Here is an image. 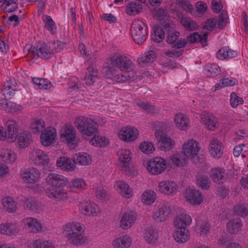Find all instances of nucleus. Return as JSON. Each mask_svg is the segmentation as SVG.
I'll use <instances>...</instances> for the list:
<instances>
[{"instance_id":"4468645a","label":"nucleus","mask_w":248,"mask_h":248,"mask_svg":"<svg viewBox=\"0 0 248 248\" xmlns=\"http://www.w3.org/2000/svg\"><path fill=\"white\" fill-rule=\"evenodd\" d=\"M131 153L129 150L122 149L117 152L118 167L123 172H126L129 168V162L131 159Z\"/></svg>"},{"instance_id":"f257e3e1","label":"nucleus","mask_w":248,"mask_h":248,"mask_svg":"<svg viewBox=\"0 0 248 248\" xmlns=\"http://www.w3.org/2000/svg\"><path fill=\"white\" fill-rule=\"evenodd\" d=\"M106 64L104 73L114 81L124 83L136 78V73L132 70V62L125 56L113 54L107 59Z\"/></svg>"},{"instance_id":"0eeeda50","label":"nucleus","mask_w":248,"mask_h":248,"mask_svg":"<svg viewBox=\"0 0 248 248\" xmlns=\"http://www.w3.org/2000/svg\"><path fill=\"white\" fill-rule=\"evenodd\" d=\"M61 140L68 144H77L79 140L76 136V131L74 127L71 125L66 124L62 129L60 134Z\"/></svg>"},{"instance_id":"9b49d317","label":"nucleus","mask_w":248,"mask_h":248,"mask_svg":"<svg viewBox=\"0 0 248 248\" xmlns=\"http://www.w3.org/2000/svg\"><path fill=\"white\" fill-rule=\"evenodd\" d=\"M201 149L199 143L193 140L185 142L182 147V151L188 158L198 160V154Z\"/></svg>"},{"instance_id":"4c0bfd02","label":"nucleus","mask_w":248,"mask_h":248,"mask_svg":"<svg viewBox=\"0 0 248 248\" xmlns=\"http://www.w3.org/2000/svg\"><path fill=\"white\" fill-rule=\"evenodd\" d=\"M0 157L1 161L6 163H12L16 160V153L9 149H2L0 150Z\"/></svg>"},{"instance_id":"0e129e2a","label":"nucleus","mask_w":248,"mask_h":248,"mask_svg":"<svg viewBox=\"0 0 248 248\" xmlns=\"http://www.w3.org/2000/svg\"><path fill=\"white\" fill-rule=\"evenodd\" d=\"M16 1L17 0H0V2L6 5L7 12H12L18 8Z\"/></svg>"},{"instance_id":"393cba45","label":"nucleus","mask_w":248,"mask_h":248,"mask_svg":"<svg viewBox=\"0 0 248 248\" xmlns=\"http://www.w3.org/2000/svg\"><path fill=\"white\" fill-rule=\"evenodd\" d=\"M8 140L10 142H14L17 139L18 133V126L15 120H9L6 124Z\"/></svg>"},{"instance_id":"423d86ee","label":"nucleus","mask_w":248,"mask_h":248,"mask_svg":"<svg viewBox=\"0 0 248 248\" xmlns=\"http://www.w3.org/2000/svg\"><path fill=\"white\" fill-rule=\"evenodd\" d=\"M29 159L35 165L44 167L49 162V158L43 150L37 148L32 149L29 154Z\"/></svg>"},{"instance_id":"58836bf2","label":"nucleus","mask_w":248,"mask_h":248,"mask_svg":"<svg viewBox=\"0 0 248 248\" xmlns=\"http://www.w3.org/2000/svg\"><path fill=\"white\" fill-rule=\"evenodd\" d=\"M23 222L33 233H36L41 231L42 225L36 218L28 217L23 219Z\"/></svg>"},{"instance_id":"a878e982","label":"nucleus","mask_w":248,"mask_h":248,"mask_svg":"<svg viewBox=\"0 0 248 248\" xmlns=\"http://www.w3.org/2000/svg\"><path fill=\"white\" fill-rule=\"evenodd\" d=\"M114 188L121 196L126 198H130L133 195V190L126 182L123 181L116 182Z\"/></svg>"},{"instance_id":"f3484780","label":"nucleus","mask_w":248,"mask_h":248,"mask_svg":"<svg viewBox=\"0 0 248 248\" xmlns=\"http://www.w3.org/2000/svg\"><path fill=\"white\" fill-rule=\"evenodd\" d=\"M2 94L7 99L12 98L15 92L17 90V84L14 78H10L5 82L0 87Z\"/></svg>"},{"instance_id":"b1692460","label":"nucleus","mask_w":248,"mask_h":248,"mask_svg":"<svg viewBox=\"0 0 248 248\" xmlns=\"http://www.w3.org/2000/svg\"><path fill=\"white\" fill-rule=\"evenodd\" d=\"M209 151L211 155L214 158H220L223 153L222 143L217 139H212L210 143Z\"/></svg>"},{"instance_id":"bb28decb","label":"nucleus","mask_w":248,"mask_h":248,"mask_svg":"<svg viewBox=\"0 0 248 248\" xmlns=\"http://www.w3.org/2000/svg\"><path fill=\"white\" fill-rule=\"evenodd\" d=\"M158 237V231L155 227L151 226L145 229L143 238L147 244H155L157 242Z\"/></svg>"},{"instance_id":"e433bc0d","label":"nucleus","mask_w":248,"mask_h":248,"mask_svg":"<svg viewBox=\"0 0 248 248\" xmlns=\"http://www.w3.org/2000/svg\"><path fill=\"white\" fill-rule=\"evenodd\" d=\"M19 232V228L16 224L3 223L0 224V233L3 235H13Z\"/></svg>"},{"instance_id":"412c9836","label":"nucleus","mask_w":248,"mask_h":248,"mask_svg":"<svg viewBox=\"0 0 248 248\" xmlns=\"http://www.w3.org/2000/svg\"><path fill=\"white\" fill-rule=\"evenodd\" d=\"M201 123L209 130H213L218 125L217 119L212 113L204 112L200 114Z\"/></svg>"},{"instance_id":"8fccbe9b","label":"nucleus","mask_w":248,"mask_h":248,"mask_svg":"<svg viewBox=\"0 0 248 248\" xmlns=\"http://www.w3.org/2000/svg\"><path fill=\"white\" fill-rule=\"evenodd\" d=\"M1 203L3 208L9 212H14L16 210V203L11 197H7L3 198Z\"/></svg>"},{"instance_id":"1a4fd4ad","label":"nucleus","mask_w":248,"mask_h":248,"mask_svg":"<svg viewBox=\"0 0 248 248\" xmlns=\"http://www.w3.org/2000/svg\"><path fill=\"white\" fill-rule=\"evenodd\" d=\"M34 56L46 60L53 56L52 50L51 49L49 43L46 44L44 42H40L36 44L31 51Z\"/></svg>"},{"instance_id":"20e7f679","label":"nucleus","mask_w":248,"mask_h":248,"mask_svg":"<svg viewBox=\"0 0 248 248\" xmlns=\"http://www.w3.org/2000/svg\"><path fill=\"white\" fill-rule=\"evenodd\" d=\"M74 125L84 136L92 137L97 132L96 122L84 116L77 117L75 120Z\"/></svg>"},{"instance_id":"7c9ffc66","label":"nucleus","mask_w":248,"mask_h":248,"mask_svg":"<svg viewBox=\"0 0 248 248\" xmlns=\"http://www.w3.org/2000/svg\"><path fill=\"white\" fill-rule=\"evenodd\" d=\"M174 123L176 127L181 130H186L190 127L189 118L181 113L175 115Z\"/></svg>"},{"instance_id":"4be33fe9","label":"nucleus","mask_w":248,"mask_h":248,"mask_svg":"<svg viewBox=\"0 0 248 248\" xmlns=\"http://www.w3.org/2000/svg\"><path fill=\"white\" fill-rule=\"evenodd\" d=\"M186 201L193 205H198L202 203L203 200L202 194L198 190L189 189L185 193Z\"/></svg>"},{"instance_id":"a18cd8bd","label":"nucleus","mask_w":248,"mask_h":248,"mask_svg":"<svg viewBox=\"0 0 248 248\" xmlns=\"http://www.w3.org/2000/svg\"><path fill=\"white\" fill-rule=\"evenodd\" d=\"M194 229L197 233L202 235L209 232L210 225L206 220H197Z\"/></svg>"},{"instance_id":"864d4df0","label":"nucleus","mask_w":248,"mask_h":248,"mask_svg":"<svg viewBox=\"0 0 248 248\" xmlns=\"http://www.w3.org/2000/svg\"><path fill=\"white\" fill-rule=\"evenodd\" d=\"M180 22L186 29L193 31L197 29V24L189 17L182 16L180 18Z\"/></svg>"},{"instance_id":"774afa93","label":"nucleus","mask_w":248,"mask_h":248,"mask_svg":"<svg viewBox=\"0 0 248 248\" xmlns=\"http://www.w3.org/2000/svg\"><path fill=\"white\" fill-rule=\"evenodd\" d=\"M152 39L156 43L162 42L165 38V33L163 30L157 28L155 30L154 34L152 35Z\"/></svg>"},{"instance_id":"5fc2aeb1","label":"nucleus","mask_w":248,"mask_h":248,"mask_svg":"<svg viewBox=\"0 0 248 248\" xmlns=\"http://www.w3.org/2000/svg\"><path fill=\"white\" fill-rule=\"evenodd\" d=\"M94 136L90 140V143L95 146H104L108 144V140L105 137L93 135Z\"/></svg>"},{"instance_id":"7ed1b4c3","label":"nucleus","mask_w":248,"mask_h":248,"mask_svg":"<svg viewBox=\"0 0 248 248\" xmlns=\"http://www.w3.org/2000/svg\"><path fill=\"white\" fill-rule=\"evenodd\" d=\"M66 238L72 244L80 246L84 244L86 238L83 235L84 229L78 222H69L63 227Z\"/></svg>"},{"instance_id":"f704fd0d","label":"nucleus","mask_w":248,"mask_h":248,"mask_svg":"<svg viewBox=\"0 0 248 248\" xmlns=\"http://www.w3.org/2000/svg\"><path fill=\"white\" fill-rule=\"evenodd\" d=\"M157 58V54L155 51L150 50L141 55L137 60V62L140 66H144L155 61Z\"/></svg>"},{"instance_id":"f03ea898","label":"nucleus","mask_w":248,"mask_h":248,"mask_svg":"<svg viewBox=\"0 0 248 248\" xmlns=\"http://www.w3.org/2000/svg\"><path fill=\"white\" fill-rule=\"evenodd\" d=\"M45 183L49 186L46 190L47 197L57 202L67 199L69 195L63 187L66 186L68 179L65 176L55 173H50L45 178Z\"/></svg>"},{"instance_id":"aec40b11","label":"nucleus","mask_w":248,"mask_h":248,"mask_svg":"<svg viewBox=\"0 0 248 248\" xmlns=\"http://www.w3.org/2000/svg\"><path fill=\"white\" fill-rule=\"evenodd\" d=\"M186 44V40L185 39L181 38L172 46L171 50L165 51L164 54L166 56L169 57H179L183 53V48L185 47Z\"/></svg>"},{"instance_id":"052dcab7","label":"nucleus","mask_w":248,"mask_h":248,"mask_svg":"<svg viewBox=\"0 0 248 248\" xmlns=\"http://www.w3.org/2000/svg\"><path fill=\"white\" fill-rule=\"evenodd\" d=\"M31 128L34 133L37 134L44 128L45 122L41 119H35L31 124Z\"/></svg>"},{"instance_id":"c9c22d12","label":"nucleus","mask_w":248,"mask_h":248,"mask_svg":"<svg viewBox=\"0 0 248 248\" xmlns=\"http://www.w3.org/2000/svg\"><path fill=\"white\" fill-rule=\"evenodd\" d=\"M173 237L176 242L184 243L189 239V232L188 229H186L185 228L177 229V230L173 232Z\"/></svg>"},{"instance_id":"680f3d73","label":"nucleus","mask_w":248,"mask_h":248,"mask_svg":"<svg viewBox=\"0 0 248 248\" xmlns=\"http://www.w3.org/2000/svg\"><path fill=\"white\" fill-rule=\"evenodd\" d=\"M0 107L5 111L8 112L15 111L16 107V104L12 101L6 100L0 101Z\"/></svg>"},{"instance_id":"603ef678","label":"nucleus","mask_w":248,"mask_h":248,"mask_svg":"<svg viewBox=\"0 0 248 248\" xmlns=\"http://www.w3.org/2000/svg\"><path fill=\"white\" fill-rule=\"evenodd\" d=\"M175 142L167 135L164 136L162 140L159 142V146L162 151H169L172 149Z\"/></svg>"},{"instance_id":"c756f323","label":"nucleus","mask_w":248,"mask_h":248,"mask_svg":"<svg viewBox=\"0 0 248 248\" xmlns=\"http://www.w3.org/2000/svg\"><path fill=\"white\" fill-rule=\"evenodd\" d=\"M57 166L62 170L71 171H73L76 166L74 159L63 156L58 158L56 162Z\"/></svg>"},{"instance_id":"de8ad7c7","label":"nucleus","mask_w":248,"mask_h":248,"mask_svg":"<svg viewBox=\"0 0 248 248\" xmlns=\"http://www.w3.org/2000/svg\"><path fill=\"white\" fill-rule=\"evenodd\" d=\"M156 193L152 190H146L142 194L141 197L142 202L146 205L153 203L156 199Z\"/></svg>"},{"instance_id":"6e6d98bb","label":"nucleus","mask_w":248,"mask_h":248,"mask_svg":"<svg viewBox=\"0 0 248 248\" xmlns=\"http://www.w3.org/2000/svg\"><path fill=\"white\" fill-rule=\"evenodd\" d=\"M32 81L40 89H47L51 86L50 82L45 78H32Z\"/></svg>"},{"instance_id":"2f4dec72","label":"nucleus","mask_w":248,"mask_h":248,"mask_svg":"<svg viewBox=\"0 0 248 248\" xmlns=\"http://www.w3.org/2000/svg\"><path fill=\"white\" fill-rule=\"evenodd\" d=\"M187 158L188 157L183 151L175 153L170 156V160L173 164L178 167L186 166L188 161Z\"/></svg>"},{"instance_id":"e2e57ef3","label":"nucleus","mask_w":248,"mask_h":248,"mask_svg":"<svg viewBox=\"0 0 248 248\" xmlns=\"http://www.w3.org/2000/svg\"><path fill=\"white\" fill-rule=\"evenodd\" d=\"M140 150L146 154L152 153L155 150L154 144L151 142H143L140 145Z\"/></svg>"},{"instance_id":"338daca9","label":"nucleus","mask_w":248,"mask_h":248,"mask_svg":"<svg viewBox=\"0 0 248 248\" xmlns=\"http://www.w3.org/2000/svg\"><path fill=\"white\" fill-rule=\"evenodd\" d=\"M34 248H54L52 243L49 241L35 240L33 244Z\"/></svg>"},{"instance_id":"37998d69","label":"nucleus","mask_w":248,"mask_h":248,"mask_svg":"<svg viewBox=\"0 0 248 248\" xmlns=\"http://www.w3.org/2000/svg\"><path fill=\"white\" fill-rule=\"evenodd\" d=\"M207 34V32L204 33L202 35H200L197 32H193L189 34L187 40L192 43H200L202 46H205L206 45Z\"/></svg>"},{"instance_id":"c85d7f7f","label":"nucleus","mask_w":248,"mask_h":248,"mask_svg":"<svg viewBox=\"0 0 248 248\" xmlns=\"http://www.w3.org/2000/svg\"><path fill=\"white\" fill-rule=\"evenodd\" d=\"M210 177L215 183L220 184L226 181L227 174L223 168L217 167L211 170Z\"/></svg>"},{"instance_id":"cd10ccee","label":"nucleus","mask_w":248,"mask_h":248,"mask_svg":"<svg viewBox=\"0 0 248 248\" xmlns=\"http://www.w3.org/2000/svg\"><path fill=\"white\" fill-rule=\"evenodd\" d=\"M132 240L128 235H123L114 238L112 241L113 248H129Z\"/></svg>"},{"instance_id":"5701e85b","label":"nucleus","mask_w":248,"mask_h":248,"mask_svg":"<svg viewBox=\"0 0 248 248\" xmlns=\"http://www.w3.org/2000/svg\"><path fill=\"white\" fill-rule=\"evenodd\" d=\"M96 59L97 58L94 57V59L89 64V65L87 68V72H86L84 77L85 83L87 85H93L98 77L97 69L94 66V64L96 62Z\"/></svg>"},{"instance_id":"6e6552de","label":"nucleus","mask_w":248,"mask_h":248,"mask_svg":"<svg viewBox=\"0 0 248 248\" xmlns=\"http://www.w3.org/2000/svg\"><path fill=\"white\" fill-rule=\"evenodd\" d=\"M146 168L148 172L152 175H158L166 169V162L161 157H154L148 161Z\"/></svg>"},{"instance_id":"6ab92c4d","label":"nucleus","mask_w":248,"mask_h":248,"mask_svg":"<svg viewBox=\"0 0 248 248\" xmlns=\"http://www.w3.org/2000/svg\"><path fill=\"white\" fill-rule=\"evenodd\" d=\"M137 215L134 211H127L123 213L120 218V226L124 230H127L134 224Z\"/></svg>"},{"instance_id":"13d9d810","label":"nucleus","mask_w":248,"mask_h":248,"mask_svg":"<svg viewBox=\"0 0 248 248\" xmlns=\"http://www.w3.org/2000/svg\"><path fill=\"white\" fill-rule=\"evenodd\" d=\"M197 185L203 189L210 187V181L209 177L205 175H200L197 177Z\"/></svg>"},{"instance_id":"3c124183","label":"nucleus","mask_w":248,"mask_h":248,"mask_svg":"<svg viewBox=\"0 0 248 248\" xmlns=\"http://www.w3.org/2000/svg\"><path fill=\"white\" fill-rule=\"evenodd\" d=\"M220 71L219 67L215 63H209L205 66L204 69L205 74L209 77L217 76Z\"/></svg>"},{"instance_id":"473e14b6","label":"nucleus","mask_w":248,"mask_h":248,"mask_svg":"<svg viewBox=\"0 0 248 248\" xmlns=\"http://www.w3.org/2000/svg\"><path fill=\"white\" fill-rule=\"evenodd\" d=\"M191 222L192 218L189 215L186 214H181L174 220V226L176 229L183 227L187 229V227L191 224Z\"/></svg>"},{"instance_id":"9d476101","label":"nucleus","mask_w":248,"mask_h":248,"mask_svg":"<svg viewBox=\"0 0 248 248\" xmlns=\"http://www.w3.org/2000/svg\"><path fill=\"white\" fill-rule=\"evenodd\" d=\"M20 175L26 184H34L41 178V173L38 169L32 167L25 169L20 173Z\"/></svg>"},{"instance_id":"79ce46f5","label":"nucleus","mask_w":248,"mask_h":248,"mask_svg":"<svg viewBox=\"0 0 248 248\" xmlns=\"http://www.w3.org/2000/svg\"><path fill=\"white\" fill-rule=\"evenodd\" d=\"M242 226L241 220L236 218L231 219L227 223V228L230 233L236 234L241 230Z\"/></svg>"},{"instance_id":"72a5a7b5","label":"nucleus","mask_w":248,"mask_h":248,"mask_svg":"<svg viewBox=\"0 0 248 248\" xmlns=\"http://www.w3.org/2000/svg\"><path fill=\"white\" fill-rule=\"evenodd\" d=\"M237 56V51L232 49L228 46L221 47L217 53V57L221 60L231 59Z\"/></svg>"},{"instance_id":"4d7b16f0","label":"nucleus","mask_w":248,"mask_h":248,"mask_svg":"<svg viewBox=\"0 0 248 248\" xmlns=\"http://www.w3.org/2000/svg\"><path fill=\"white\" fill-rule=\"evenodd\" d=\"M70 187L74 190H83L85 189L86 184L84 179L77 178L71 181Z\"/></svg>"},{"instance_id":"a211bd4d","label":"nucleus","mask_w":248,"mask_h":248,"mask_svg":"<svg viewBox=\"0 0 248 248\" xmlns=\"http://www.w3.org/2000/svg\"><path fill=\"white\" fill-rule=\"evenodd\" d=\"M57 135L56 130L48 127L42 131L40 136V140L42 144L46 147L50 146L54 141Z\"/></svg>"},{"instance_id":"bf43d9fd","label":"nucleus","mask_w":248,"mask_h":248,"mask_svg":"<svg viewBox=\"0 0 248 248\" xmlns=\"http://www.w3.org/2000/svg\"><path fill=\"white\" fill-rule=\"evenodd\" d=\"M95 196L98 199L102 201H106L108 200L109 198L106 189L102 185L97 186Z\"/></svg>"},{"instance_id":"a19ab883","label":"nucleus","mask_w":248,"mask_h":248,"mask_svg":"<svg viewBox=\"0 0 248 248\" xmlns=\"http://www.w3.org/2000/svg\"><path fill=\"white\" fill-rule=\"evenodd\" d=\"M44 23V28L50 34L54 35L57 33V28L55 22L49 16L44 15L42 17Z\"/></svg>"},{"instance_id":"c03bdc74","label":"nucleus","mask_w":248,"mask_h":248,"mask_svg":"<svg viewBox=\"0 0 248 248\" xmlns=\"http://www.w3.org/2000/svg\"><path fill=\"white\" fill-rule=\"evenodd\" d=\"M142 4L140 2L131 1L126 7V13L129 16H135L142 11Z\"/></svg>"},{"instance_id":"f8f14e48","label":"nucleus","mask_w":248,"mask_h":248,"mask_svg":"<svg viewBox=\"0 0 248 248\" xmlns=\"http://www.w3.org/2000/svg\"><path fill=\"white\" fill-rule=\"evenodd\" d=\"M178 186L170 180L162 181L158 183L157 190L161 194L168 196H173L177 192Z\"/></svg>"},{"instance_id":"ea45409f","label":"nucleus","mask_w":248,"mask_h":248,"mask_svg":"<svg viewBox=\"0 0 248 248\" xmlns=\"http://www.w3.org/2000/svg\"><path fill=\"white\" fill-rule=\"evenodd\" d=\"M74 162L81 166H86L91 164L92 157L91 155L86 153H79L74 156Z\"/></svg>"},{"instance_id":"ddd939ff","label":"nucleus","mask_w":248,"mask_h":248,"mask_svg":"<svg viewBox=\"0 0 248 248\" xmlns=\"http://www.w3.org/2000/svg\"><path fill=\"white\" fill-rule=\"evenodd\" d=\"M79 209L83 215L87 216H96L101 212L99 206L96 203L90 201L80 202Z\"/></svg>"},{"instance_id":"09e8293b","label":"nucleus","mask_w":248,"mask_h":248,"mask_svg":"<svg viewBox=\"0 0 248 248\" xmlns=\"http://www.w3.org/2000/svg\"><path fill=\"white\" fill-rule=\"evenodd\" d=\"M17 138L18 145L20 148H25L27 146L31 140V134L27 132H21Z\"/></svg>"},{"instance_id":"dca6fc26","label":"nucleus","mask_w":248,"mask_h":248,"mask_svg":"<svg viewBox=\"0 0 248 248\" xmlns=\"http://www.w3.org/2000/svg\"><path fill=\"white\" fill-rule=\"evenodd\" d=\"M170 212V208L168 203L162 202L154 212L153 218L158 222L164 221L169 218Z\"/></svg>"},{"instance_id":"2eb2a0df","label":"nucleus","mask_w":248,"mask_h":248,"mask_svg":"<svg viewBox=\"0 0 248 248\" xmlns=\"http://www.w3.org/2000/svg\"><path fill=\"white\" fill-rule=\"evenodd\" d=\"M139 135V131L133 126L122 127L118 132L119 138L123 141L131 142L135 140Z\"/></svg>"},{"instance_id":"49530a36","label":"nucleus","mask_w":248,"mask_h":248,"mask_svg":"<svg viewBox=\"0 0 248 248\" xmlns=\"http://www.w3.org/2000/svg\"><path fill=\"white\" fill-rule=\"evenodd\" d=\"M25 208L34 211H38L41 210V203L34 198L28 197L25 199L24 202Z\"/></svg>"},{"instance_id":"69168bd1","label":"nucleus","mask_w":248,"mask_h":248,"mask_svg":"<svg viewBox=\"0 0 248 248\" xmlns=\"http://www.w3.org/2000/svg\"><path fill=\"white\" fill-rule=\"evenodd\" d=\"M237 80L234 78H224L221 80L219 83L216 84L215 87L216 88L220 87L223 88L227 86H232L235 84Z\"/></svg>"},{"instance_id":"39448f33","label":"nucleus","mask_w":248,"mask_h":248,"mask_svg":"<svg viewBox=\"0 0 248 248\" xmlns=\"http://www.w3.org/2000/svg\"><path fill=\"white\" fill-rule=\"evenodd\" d=\"M130 32L133 40L138 44H143L148 35L147 27L142 21L139 19L132 22Z\"/></svg>"}]
</instances>
